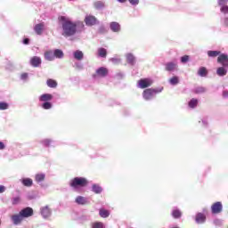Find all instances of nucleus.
I'll use <instances>...</instances> for the list:
<instances>
[{
    "label": "nucleus",
    "instance_id": "nucleus-1",
    "mask_svg": "<svg viewBox=\"0 0 228 228\" xmlns=\"http://www.w3.org/2000/svg\"><path fill=\"white\" fill-rule=\"evenodd\" d=\"M59 20L62 22V37H74V35H76L77 32V23L73 22L70 20H67L65 16H61Z\"/></svg>",
    "mask_w": 228,
    "mask_h": 228
},
{
    "label": "nucleus",
    "instance_id": "nucleus-2",
    "mask_svg": "<svg viewBox=\"0 0 228 228\" xmlns=\"http://www.w3.org/2000/svg\"><path fill=\"white\" fill-rule=\"evenodd\" d=\"M69 186L77 190V188H85L88 186V180L85 177H75L69 182Z\"/></svg>",
    "mask_w": 228,
    "mask_h": 228
},
{
    "label": "nucleus",
    "instance_id": "nucleus-3",
    "mask_svg": "<svg viewBox=\"0 0 228 228\" xmlns=\"http://www.w3.org/2000/svg\"><path fill=\"white\" fill-rule=\"evenodd\" d=\"M163 91V88L161 89H154V88H148L145 89L142 92V97L145 101H151L156 95L157 94H160V92Z\"/></svg>",
    "mask_w": 228,
    "mask_h": 228
},
{
    "label": "nucleus",
    "instance_id": "nucleus-4",
    "mask_svg": "<svg viewBox=\"0 0 228 228\" xmlns=\"http://www.w3.org/2000/svg\"><path fill=\"white\" fill-rule=\"evenodd\" d=\"M224 210V205H222V202L216 201L211 206V213L212 215H219V213H222Z\"/></svg>",
    "mask_w": 228,
    "mask_h": 228
},
{
    "label": "nucleus",
    "instance_id": "nucleus-5",
    "mask_svg": "<svg viewBox=\"0 0 228 228\" xmlns=\"http://www.w3.org/2000/svg\"><path fill=\"white\" fill-rule=\"evenodd\" d=\"M152 83L151 78H142L138 81L139 88H149V86H151Z\"/></svg>",
    "mask_w": 228,
    "mask_h": 228
},
{
    "label": "nucleus",
    "instance_id": "nucleus-6",
    "mask_svg": "<svg viewBox=\"0 0 228 228\" xmlns=\"http://www.w3.org/2000/svg\"><path fill=\"white\" fill-rule=\"evenodd\" d=\"M20 215H21L23 218H29V216H33V209L27 207L20 211Z\"/></svg>",
    "mask_w": 228,
    "mask_h": 228
},
{
    "label": "nucleus",
    "instance_id": "nucleus-7",
    "mask_svg": "<svg viewBox=\"0 0 228 228\" xmlns=\"http://www.w3.org/2000/svg\"><path fill=\"white\" fill-rule=\"evenodd\" d=\"M11 219L14 224V225H19L22 223V220H24V217L22 216V215H20V212H19V214L12 215L11 216Z\"/></svg>",
    "mask_w": 228,
    "mask_h": 228
},
{
    "label": "nucleus",
    "instance_id": "nucleus-8",
    "mask_svg": "<svg viewBox=\"0 0 228 228\" xmlns=\"http://www.w3.org/2000/svg\"><path fill=\"white\" fill-rule=\"evenodd\" d=\"M217 63H221L223 67L228 68V55L224 53L220 54L217 58Z\"/></svg>",
    "mask_w": 228,
    "mask_h": 228
},
{
    "label": "nucleus",
    "instance_id": "nucleus-9",
    "mask_svg": "<svg viewBox=\"0 0 228 228\" xmlns=\"http://www.w3.org/2000/svg\"><path fill=\"white\" fill-rule=\"evenodd\" d=\"M85 22L86 26H95V24H97V18L92 15L86 16L85 18Z\"/></svg>",
    "mask_w": 228,
    "mask_h": 228
},
{
    "label": "nucleus",
    "instance_id": "nucleus-10",
    "mask_svg": "<svg viewBox=\"0 0 228 228\" xmlns=\"http://www.w3.org/2000/svg\"><path fill=\"white\" fill-rule=\"evenodd\" d=\"M30 65L35 68L40 67V65H42V59L38 56L32 57L30 59Z\"/></svg>",
    "mask_w": 228,
    "mask_h": 228
},
{
    "label": "nucleus",
    "instance_id": "nucleus-11",
    "mask_svg": "<svg viewBox=\"0 0 228 228\" xmlns=\"http://www.w3.org/2000/svg\"><path fill=\"white\" fill-rule=\"evenodd\" d=\"M108 69L105 67H101L98 69H96V76L99 77H106L108 76Z\"/></svg>",
    "mask_w": 228,
    "mask_h": 228
},
{
    "label": "nucleus",
    "instance_id": "nucleus-12",
    "mask_svg": "<svg viewBox=\"0 0 228 228\" xmlns=\"http://www.w3.org/2000/svg\"><path fill=\"white\" fill-rule=\"evenodd\" d=\"M39 101L41 102H49V101H53V94H42L40 97H39Z\"/></svg>",
    "mask_w": 228,
    "mask_h": 228
},
{
    "label": "nucleus",
    "instance_id": "nucleus-13",
    "mask_svg": "<svg viewBox=\"0 0 228 228\" xmlns=\"http://www.w3.org/2000/svg\"><path fill=\"white\" fill-rule=\"evenodd\" d=\"M195 221L197 222V224H204V222H206V215L202 213H198L196 215Z\"/></svg>",
    "mask_w": 228,
    "mask_h": 228
},
{
    "label": "nucleus",
    "instance_id": "nucleus-14",
    "mask_svg": "<svg viewBox=\"0 0 228 228\" xmlns=\"http://www.w3.org/2000/svg\"><path fill=\"white\" fill-rule=\"evenodd\" d=\"M41 215L44 216V218H48V216L51 215V208H49L48 206L44 207L41 208Z\"/></svg>",
    "mask_w": 228,
    "mask_h": 228
},
{
    "label": "nucleus",
    "instance_id": "nucleus-15",
    "mask_svg": "<svg viewBox=\"0 0 228 228\" xmlns=\"http://www.w3.org/2000/svg\"><path fill=\"white\" fill-rule=\"evenodd\" d=\"M176 68H177V64L174 62L166 63V70L167 72H172L173 70H175Z\"/></svg>",
    "mask_w": 228,
    "mask_h": 228
},
{
    "label": "nucleus",
    "instance_id": "nucleus-16",
    "mask_svg": "<svg viewBox=\"0 0 228 228\" xmlns=\"http://www.w3.org/2000/svg\"><path fill=\"white\" fill-rule=\"evenodd\" d=\"M110 29L111 31H114V33H118V31H120V24H118V22H111L110 23Z\"/></svg>",
    "mask_w": 228,
    "mask_h": 228
},
{
    "label": "nucleus",
    "instance_id": "nucleus-17",
    "mask_svg": "<svg viewBox=\"0 0 228 228\" xmlns=\"http://www.w3.org/2000/svg\"><path fill=\"white\" fill-rule=\"evenodd\" d=\"M34 31L37 33V35H41L42 31H44V24L43 23L37 24L34 27Z\"/></svg>",
    "mask_w": 228,
    "mask_h": 228
},
{
    "label": "nucleus",
    "instance_id": "nucleus-18",
    "mask_svg": "<svg viewBox=\"0 0 228 228\" xmlns=\"http://www.w3.org/2000/svg\"><path fill=\"white\" fill-rule=\"evenodd\" d=\"M98 56L100 58H106L108 56V50L103 47L98 49Z\"/></svg>",
    "mask_w": 228,
    "mask_h": 228
},
{
    "label": "nucleus",
    "instance_id": "nucleus-19",
    "mask_svg": "<svg viewBox=\"0 0 228 228\" xmlns=\"http://www.w3.org/2000/svg\"><path fill=\"white\" fill-rule=\"evenodd\" d=\"M46 85L49 86V88H56V86H58V82L53 78H49L46 81Z\"/></svg>",
    "mask_w": 228,
    "mask_h": 228
},
{
    "label": "nucleus",
    "instance_id": "nucleus-20",
    "mask_svg": "<svg viewBox=\"0 0 228 228\" xmlns=\"http://www.w3.org/2000/svg\"><path fill=\"white\" fill-rule=\"evenodd\" d=\"M45 58L48 61H53V60H54V53H53V51H48L45 53Z\"/></svg>",
    "mask_w": 228,
    "mask_h": 228
},
{
    "label": "nucleus",
    "instance_id": "nucleus-21",
    "mask_svg": "<svg viewBox=\"0 0 228 228\" xmlns=\"http://www.w3.org/2000/svg\"><path fill=\"white\" fill-rule=\"evenodd\" d=\"M53 56L54 58L61 59L64 56L63 51L61 49H56L53 51Z\"/></svg>",
    "mask_w": 228,
    "mask_h": 228
},
{
    "label": "nucleus",
    "instance_id": "nucleus-22",
    "mask_svg": "<svg viewBox=\"0 0 228 228\" xmlns=\"http://www.w3.org/2000/svg\"><path fill=\"white\" fill-rule=\"evenodd\" d=\"M198 74L201 77H206V76H208V69H206V67L200 68V69L198 70Z\"/></svg>",
    "mask_w": 228,
    "mask_h": 228
},
{
    "label": "nucleus",
    "instance_id": "nucleus-23",
    "mask_svg": "<svg viewBox=\"0 0 228 228\" xmlns=\"http://www.w3.org/2000/svg\"><path fill=\"white\" fill-rule=\"evenodd\" d=\"M99 215L102 218H108V216H110V211L104 208H101L99 211Z\"/></svg>",
    "mask_w": 228,
    "mask_h": 228
},
{
    "label": "nucleus",
    "instance_id": "nucleus-24",
    "mask_svg": "<svg viewBox=\"0 0 228 228\" xmlns=\"http://www.w3.org/2000/svg\"><path fill=\"white\" fill-rule=\"evenodd\" d=\"M172 216L173 218H175V219L181 218V216H183V212H181V210L179 209H174L172 211Z\"/></svg>",
    "mask_w": 228,
    "mask_h": 228
},
{
    "label": "nucleus",
    "instance_id": "nucleus-25",
    "mask_svg": "<svg viewBox=\"0 0 228 228\" xmlns=\"http://www.w3.org/2000/svg\"><path fill=\"white\" fill-rule=\"evenodd\" d=\"M216 74H217V76H221V77L226 76L227 75V69H225V68H224V67H220V68L217 69Z\"/></svg>",
    "mask_w": 228,
    "mask_h": 228
},
{
    "label": "nucleus",
    "instance_id": "nucleus-26",
    "mask_svg": "<svg viewBox=\"0 0 228 228\" xmlns=\"http://www.w3.org/2000/svg\"><path fill=\"white\" fill-rule=\"evenodd\" d=\"M22 184L27 187L33 186V180L31 178H24L22 180Z\"/></svg>",
    "mask_w": 228,
    "mask_h": 228
},
{
    "label": "nucleus",
    "instance_id": "nucleus-27",
    "mask_svg": "<svg viewBox=\"0 0 228 228\" xmlns=\"http://www.w3.org/2000/svg\"><path fill=\"white\" fill-rule=\"evenodd\" d=\"M93 191L96 194L102 193V187L99 184H93Z\"/></svg>",
    "mask_w": 228,
    "mask_h": 228
},
{
    "label": "nucleus",
    "instance_id": "nucleus-28",
    "mask_svg": "<svg viewBox=\"0 0 228 228\" xmlns=\"http://www.w3.org/2000/svg\"><path fill=\"white\" fill-rule=\"evenodd\" d=\"M221 52L220 51H208V56L209 58H216V56H220Z\"/></svg>",
    "mask_w": 228,
    "mask_h": 228
},
{
    "label": "nucleus",
    "instance_id": "nucleus-29",
    "mask_svg": "<svg viewBox=\"0 0 228 228\" xmlns=\"http://www.w3.org/2000/svg\"><path fill=\"white\" fill-rule=\"evenodd\" d=\"M83 56H84L83 52H81V51H79V50H77V51H76V52L74 53V58H75V60L81 61V60H83Z\"/></svg>",
    "mask_w": 228,
    "mask_h": 228
},
{
    "label": "nucleus",
    "instance_id": "nucleus-30",
    "mask_svg": "<svg viewBox=\"0 0 228 228\" xmlns=\"http://www.w3.org/2000/svg\"><path fill=\"white\" fill-rule=\"evenodd\" d=\"M76 202H77V204H81L83 206V205L86 204V199H85V197L78 196L76 199Z\"/></svg>",
    "mask_w": 228,
    "mask_h": 228
},
{
    "label": "nucleus",
    "instance_id": "nucleus-31",
    "mask_svg": "<svg viewBox=\"0 0 228 228\" xmlns=\"http://www.w3.org/2000/svg\"><path fill=\"white\" fill-rule=\"evenodd\" d=\"M199 104V100L192 98L190 102H189V107L191 108H197V105Z\"/></svg>",
    "mask_w": 228,
    "mask_h": 228
},
{
    "label": "nucleus",
    "instance_id": "nucleus-32",
    "mask_svg": "<svg viewBox=\"0 0 228 228\" xmlns=\"http://www.w3.org/2000/svg\"><path fill=\"white\" fill-rule=\"evenodd\" d=\"M45 175H44V174L36 175L37 183H42V181H45Z\"/></svg>",
    "mask_w": 228,
    "mask_h": 228
},
{
    "label": "nucleus",
    "instance_id": "nucleus-33",
    "mask_svg": "<svg viewBox=\"0 0 228 228\" xmlns=\"http://www.w3.org/2000/svg\"><path fill=\"white\" fill-rule=\"evenodd\" d=\"M126 60H127V62L128 63H131L132 65H134V55H133V54H131V53H128L127 55H126Z\"/></svg>",
    "mask_w": 228,
    "mask_h": 228
},
{
    "label": "nucleus",
    "instance_id": "nucleus-34",
    "mask_svg": "<svg viewBox=\"0 0 228 228\" xmlns=\"http://www.w3.org/2000/svg\"><path fill=\"white\" fill-rule=\"evenodd\" d=\"M170 85H178L179 84V77H173L169 79Z\"/></svg>",
    "mask_w": 228,
    "mask_h": 228
},
{
    "label": "nucleus",
    "instance_id": "nucleus-35",
    "mask_svg": "<svg viewBox=\"0 0 228 228\" xmlns=\"http://www.w3.org/2000/svg\"><path fill=\"white\" fill-rule=\"evenodd\" d=\"M42 108L44 110H51V108H53V104L49 102H45V103L42 104Z\"/></svg>",
    "mask_w": 228,
    "mask_h": 228
},
{
    "label": "nucleus",
    "instance_id": "nucleus-36",
    "mask_svg": "<svg viewBox=\"0 0 228 228\" xmlns=\"http://www.w3.org/2000/svg\"><path fill=\"white\" fill-rule=\"evenodd\" d=\"M92 228H105L104 224L102 222H96L92 224Z\"/></svg>",
    "mask_w": 228,
    "mask_h": 228
},
{
    "label": "nucleus",
    "instance_id": "nucleus-37",
    "mask_svg": "<svg viewBox=\"0 0 228 228\" xmlns=\"http://www.w3.org/2000/svg\"><path fill=\"white\" fill-rule=\"evenodd\" d=\"M94 7L99 10L101 8H104V3H102V1H97L94 3Z\"/></svg>",
    "mask_w": 228,
    "mask_h": 228
},
{
    "label": "nucleus",
    "instance_id": "nucleus-38",
    "mask_svg": "<svg viewBox=\"0 0 228 228\" xmlns=\"http://www.w3.org/2000/svg\"><path fill=\"white\" fill-rule=\"evenodd\" d=\"M20 203V197L12 198V206H17V204Z\"/></svg>",
    "mask_w": 228,
    "mask_h": 228
},
{
    "label": "nucleus",
    "instance_id": "nucleus-39",
    "mask_svg": "<svg viewBox=\"0 0 228 228\" xmlns=\"http://www.w3.org/2000/svg\"><path fill=\"white\" fill-rule=\"evenodd\" d=\"M204 92H206L204 87H198L195 89L194 94H204Z\"/></svg>",
    "mask_w": 228,
    "mask_h": 228
},
{
    "label": "nucleus",
    "instance_id": "nucleus-40",
    "mask_svg": "<svg viewBox=\"0 0 228 228\" xmlns=\"http://www.w3.org/2000/svg\"><path fill=\"white\" fill-rule=\"evenodd\" d=\"M182 63H187V61H190V56L184 55L181 58Z\"/></svg>",
    "mask_w": 228,
    "mask_h": 228
},
{
    "label": "nucleus",
    "instance_id": "nucleus-41",
    "mask_svg": "<svg viewBox=\"0 0 228 228\" xmlns=\"http://www.w3.org/2000/svg\"><path fill=\"white\" fill-rule=\"evenodd\" d=\"M8 103L6 102H0V110H8Z\"/></svg>",
    "mask_w": 228,
    "mask_h": 228
},
{
    "label": "nucleus",
    "instance_id": "nucleus-42",
    "mask_svg": "<svg viewBox=\"0 0 228 228\" xmlns=\"http://www.w3.org/2000/svg\"><path fill=\"white\" fill-rule=\"evenodd\" d=\"M221 12H222V13H228V6L227 5H223L221 7Z\"/></svg>",
    "mask_w": 228,
    "mask_h": 228
},
{
    "label": "nucleus",
    "instance_id": "nucleus-43",
    "mask_svg": "<svg viewBox=\"0 0 228 228\" xmlns=\"http://www.w3.org/2000/svg\"><path fill=\"white\" fill-rule=\"evenodd\" d=\"M130 4H133L134 6H136L140 3V0H128Z\"/></svg>",
    "mask_w": 228,
    "mask_h": 228
},
{
    "label": "nucleus",
    "instance_id": "nucleus-44",
    "mask_svg": "<svg viewBox=\"0 0 228 228\" xmlns=\"http://www.w3.org/2000/svg\"><path fill=\"white\" fill-rule=\"evenodd\" d=\"M228 0H218L219 6H224V4H227Z\"/></svg>",
    "mask_w": 228,
    "mask_h": 228
},
{
    "label": "nucleus",
    "instance_id": "nucleus-45",
    "mask_svg": "<svg viewBox=\"0 0 228 228\" xmlns=\"http://www.w3.org/2000/svg\"><path fill=\"white\" fill-rule=\"evenodd\" d=\"M43 143L45 147H49V145H51V141L46 139L43 142Z\"/></svg>",
    "mask_w": 228,
    "mask_h": 228
},
{
    "label": "nucleus",
    "instance_id": "nucleus-46",
    "mask_svg": "<svg viewBox=\"0 0 228 228\" xmlns=\"http://www.w3.org/2000/svg\"><path fill=\"white\" fill-rule=\"evenodd\" d=\"M5 191L6 187H4V185H0V193H4Z\"/></svg>",
    "mask_w": 228,
    "mask_h": 228
},
{
    "label": "nucleus",
    "instance_id": "nucleus-47",
    "mask_svg": "<svg viewBox=\"0 0 228 228\" xmlns=\"http://www.w3.org/2000/svg\"><path fill=\"white\" fill-rule=\"evenodd\" d=\"M21 79H28V73H22Z\"/></svg>",
    "mask_w": 228,
    "mask_h": 228
},
{
    "label": "nucleus",
    "instance_id": "nucleus-48",
    "mask_svg": "<svg viewBox=\"0 0 228 228\" xmlns=\"http://www.w3.org/2000/svg\"><path fill=\"white\" fill-rule=\"evenodd\" d=\"M5 146H4V142H0V151L4 150Z\"/></svg>",
    "mask_w": 228,
    "mask_h": 228
},
{
    "label": "nucleus",
    "instance_id": "nucleus-49",
    "mask_svg": "<svg viewBox=\"0 0 228 228\" xmlns=\"http://www.w3.org/2000/svg\"><path fill=\"white\" fill-rule=\"evenodd\" d=\"M23 44H24L25 45H28L29 44V39H28V38H25V39L23 40Z\"/></svg>",
    "mask_w": 228,
    "mask_h": 228
},
{
    "label": "nucleus",
    "instance_id": "nucleus-50",
    "mask_svg": "<svg viewBox=\"0 0 228 228\" xmlns=\"http://www.w3.org/2000/svg\"><path fill=\"white\" fill-rule=\"evenodd\" d=\"M223 96L224 97H228V91H224Z\"/></svg>",
    "mask_w": 228,
    "mask_h": 228
},
{
    "label": "nucleus",
    "instance_id": "nucleus-51",
    "mask_svg": "<svg viewBox=\"0 0 228 228\" xmlns=\"http://www.w3.org/2000/svg\"><path fill=\"white\" fill-rule=\"evenodd\" d=\"M111 61H113V63H118V61H120V60H118V59H111Z\"/></svg>",
    "mask_w": 228,
    "mask_h": 228
},
{
    "label": "nucleus",
    "instance_id": "nucleus-52",
    "mask_svg": "<svg viewBox=\"0 0 228 228\" xmlns=\"http://www.w3.org/2000/svg\"><path fill=\"white\" fill-rule=\"evenodd\" d=\"M224 26H228V18L224 19Z\"/></svg>",
    "mask_w": 228,
    "mask_h": 228
},
{
    "label": "nucleus",
    "instance_id": "nucleus-53",
    "mask_svg": "<svg viewBox=\"0 0 228 228\" xmlns=\"http://www.w3.org/2000/svg\"><path fill=\"white\" fill-rule=\"evenodd\" d=\"M126 0H118V3H126Z\"/></svg>",
    "mask_w": 228,
    "mask_h": 228
}]
</instances>
